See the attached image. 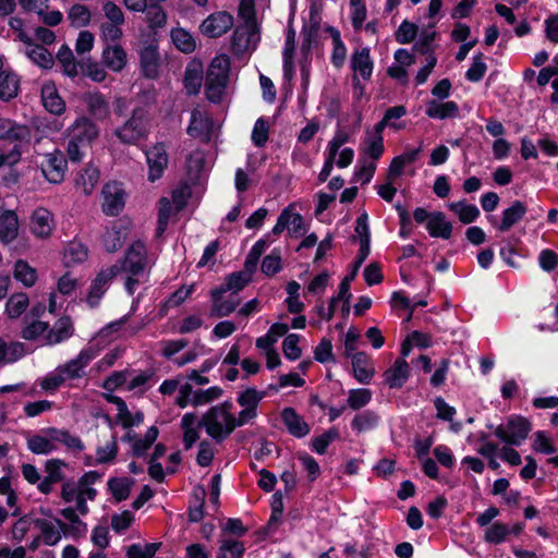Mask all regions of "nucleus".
Instances as JSON below:
<instances>
[{
    "label": "nucleus",
    "instance_id": "10",
    "mask_svg": "<svg viewBox=\"0 0 558 558\" xmlns=\"http://www.w3.org/2000/svg\"><path fill=\"white\" fill-rule=\"evenodd\" d=\"M56 427L44 428L26 438L27 449L34 454H50L58 450Z\"/></svg>",
    "mask_w": 558,
    "mask_h": 558
},
{
    "label": "nucleus",
    "instance_id": "49",
    "mask_svg": "<svg viewBox=\"0 0 558 558\" xmlns=\"http://www.w3.org/2000/svg\"><path fill=\"white\" fill-rule=\"evenodd\" d=\"M27 57L41 68L49 69L53 64L52 54L41 45L31 43L25 50Z\"/></svg>",
    "mask_w": 558,
    "mask_h": 558
},
{
    "label": "nucleus",
    "instance_id": "40",
    "mask_svg": "<svg viewBox=\"0 0 558 558\" xmlns=\"http://www.w3.org/2000/svg\"><path fill=\"white\" fill-rule=\"evenodd\" d=\"M379 423V415L371 410L359 412L351 422V427L357 434L374 429Z\"/></svg>",
    "mask_w": 558,
    "mask_h": 558
},
{
    "label": "nucleus",
    "instance_id": "36",
    "mask_svg": "<svg viewBox=\"0 0 558 558\" xmlns=\"http://www.w3.org/2000/svg\"><path fill=\"white\" fill-rule=\"evenodd\" d=\"M19 219L14 211L5 210L0 216V240L10 243L17 236Z\"/></svg>",
    "mask_w": 558,
    "mask_h": 558
},
{
    "label": "nucleus",
    "instance_id": "48",
    "mask_svg": "<svg viewBox=\"0 0 558 558\" xmlns=\"http://www.w3.org/2000/svg\"><path fill=\"white\" fill-rule=\"evenodd\" d=\"M20 81L19 77L8 71L0 72V98L10 100L16 97L19 92Z\"/></svg>",
    "mask_w": 558,
    "mask_h": 558
},
{
    "label": "nucleus",
    "instance_id": "34",
    "mask_svg": "<svg viewBox=\"0 0 558 558\" xmlns=\"http://www.w3.org/2000/svg\"><path fill=\"white\" fill-rule=\"evenodd\" d=\"M426 228L434 238L449 239L452 231V225L446 220V216L441 211L430 214Z\"/></svg>",
    "mask_w": 558,
    "mask_h": 558
},
{
    "label": "nucleus",
    "instance_id": "51",
    "mask_svg": "<svg viewBox=\"0 0 558 558\" xmlns=\"http://www.w3.org/2000/svg\"><path fill=\"white\" fill-rule=\"evenodd\" d=\"M171 38L174 46L184 53H192L196 48L194 37L184 28L178 27L172 29Z\"/></svg>",
    "mask_w": 558,
    "mask_h": 558
},
{
    "label": "nucleus",
    "instance_id": "28",
    "mask_svg": "<svg viewBox=\"0 0 558 558\" xmlns=\"http://www.w3.org/2000/svg\"><path fill=\"white\" fill-rule=\"evenodd\" d=\"M60 514L63 519L70 522V526L66 525L68 535L73 538H80L87 532V524L80 518L82 515L77 509V505L70 506L60 510Z\"/></svg>",
    "mask_w": 558,
    "mask_h": 558
},
{
    "label": "nucleus",
    "instance_id": "59",
    "mask_svg": "<svg viewBox=\"0 0 558 558\" xmlns=\"http://www.w3.org/2000/svg\"><path fill=\"white\" fill-rule=\"evenodd\" d=\"M449 207L459 216L460 221L463 223L473 222L480 215V210L475 205L463 202L452 203Z\"/></svg>",
    "mask_w": 558,
    "mask_h": 558
},
{
    "label": "nucleus",
    "instance_id": "17",
    "mask_svg": "<svg viewBox=\"0 0 558 558\" xmlns=\"http://www.w3.org/2000/svg\"><path fill=\"white\" fill-rule=\"evenodd\" d=\"M100 478V475L96 471H88L84 473L75 485L81 495V502L78 505V510L82 515H86L89 512V508L87 506V500H94L97 490L93 487V485Z\"/></svg>",
    "mask_w": 558,
    "mask_h": 558
},
{
    "label": "nucleus",
    "instance_id": "14",
    "mask_svg": "<svg viewBox=\"0 0 558 558\" xmlns=\"http://www.w3.org/2000/svg\"><path fill=\"white\" fill-rule=\"evenodd\" d=\"M66 159L60 150L48 154L40 163L41 173L53 184L61 183L64 179Z\"/></svg>",
    "mask_w": 558,
    "mask_h": 558
},
{
    "label": "nucleus",
    "instance_id": "63",
    "mask_svg": "<svg viewBox=\"0 0 558 558\" xmlns=\"http://www.w3.org/2000/svg\"><path fill=\"white\" fill-rule=\"evenodd\" d=\"M57 60L59 63H61L63 68V72L69 76H76L77 75V64L74 60V56L68 47H62L58 54Z\"/></svg>",
    "mask_w": 558,
    "mask_h": 558
},
{
    "label": "nucleus",
    "instance_id": "43",
    "mask_svg": "<svg viewBox=\"0 0 558 558\" xmlns=\"http://www.w3.org/2000/svg\"><path fill=\"white\" fill-rule=\"evenodd\" d=\"M41 98L45 108L53 114H61L65 109V104L58 95L54 86L45 85L41 88Z\"/></svg>",
    "mask_w": 558,
    "mask_h": 558
},
{
    "label": "nucleus",
    "instance_id": "16",
    "mask_svg": "<svg viewBox=\"0 0 558 558\" xmlns=\"http://www.w3.org/2000/svg\"><path fill=\"white\" fill-rule=\"evenodd\" d=\"M145 154L149 167L148 180L154 182L161 178L165 169L168 167V154L162 143H157L146 150Z\"/></svg>",
    "mask_w": 558,
    "mask_h": 558
},
{
    "label": "nucleus",
    "instance_id": "50",
    "mask_svg": "<svg viewBox=\"0 0 558 558\" xmlns=\"http://www.w3.org/2000/svg\"><path fill=\"white\" fill-rule=\"evenodd\" d=\"M458 106L453 101L438 104L437 101L432 100L428 102L426 114L429 118L446 119L456 117L458 114Z\"/></svg>",
    "mask_w": 558,
    "mask_h": 558
},
{
    "label": "nucleus",
    "instance_id": "12",
    "mask_svg": "<svg viewBox=\"0 0 558 558\" xmlns=\"http://www.w3.org/2000/svg\"><path fill=\"white\" fill-rule=\"evenodd\" d=\"M35 525L40 532L43 543L50 547L58 545L62 537L68 534L66 523L57 518L53 520L37 519Z\"/></svg>",
    "mask_w": 558,
    "mask_h": 558
},
{
    "label": "nucleus",
    "instance_id": "64",
    "mask_svg": "<svg viewBox=\"0 0 558 558\" xmlns=\"http://www.w3.org/2000/svg\"><path fill=\"white\" fill-rule=\"evenodd\" d=\"M28 306V298L24 293L12 295L7 303V313L9 317H19Z\"/></svg>",
    "mask_w": 558,
    "mask_h": 558
},
{
    "label": "nucleus",
    "instance_id": "30",
    "mask_svg": "<svg viewBox=\"0 0 558 558\" xmlns=\"http://www.w3.org/2000/svg\"><path fill=\"white\" fill-rule=\"evenodd\" d=\"M284 229L292 231L293 233H300L303 229V218L300 214L292 213L290 208L282 210L278 217L277 223L272 228V233L278 235Z\"/></svg>",
    "mask_w": 558,
    "mask_h": 558
},
{
    "label": "nucleus",
    "instance_id": "31",
    "mask_svg": "<svg viewBox=\"0 0 558 558\" xmlns=\"http://www.w3.org/2000/svg\"><path fill=\"white\" fill-rule=\"evenodd\" d=\"M141 68L148 78H155L158 74L159 58L157 46L149 44L140 52Z\"/></svg>",
    "mask_w": 558,
    "mask_h": 558
},
{
    "label": "nucleus",
    "instance_id": "5",
    "mask_svg": "<svg viewBox=\"0 0 558 558\" xmlns=\"http://www.w3.org/2000/svg\"><path fill=\"white\" fill-rule=\"evenodd\" d=\"M532 429L531 423L522 416H512L506 424L498 425L494 434L510 446H520Z\"/></svg>",
    "mask_w": 558,
    "mask_h": 558
},
{
    "label": "nucleus",
    "instance_id": "23",
    "mask_svg": "<svg viewBox=\"0 0 558 558\" xmlns=\"http://www.w3.org/2000/svg\"><path fill=\"white\" fill-rule=\"evenodd\" d=\"M410 376V365L403 357L397 359L384 373L385 383L390 388H401Z\"/></svg>",
    "mask_w": 558,
    "mask_h": 558
},
{
    "label": "nucleus",
    "instance_id": "39",
    "mask_svg": "<svg viewBox=\"0 0 558 558\" xmlns=\"http://www.w3.org/2000/svg\"><path fill=\"white\" fill-rule=\"evenodd\" d=\"M203 83V66L199 62L191 63L184 74V86L190 95H195L199 92Z\"/></svg>",
    "mask_w": 558,
    "mask_h": 558
},
{
    "label": "nucleus",
    "instance_id": "13",
    "mask_svg": "<svg viewBox=\"0 0 558 558\" xmlns=\"http://www.w3.org/2000/svg\"><path fill=\"white\" fill-rule=\"evenodd\" d=\"M265 397V392L248 388L241 392L236 399L242 410L238 413L240 421L251 424L257 416V407Z\"/></svg>",
    "mask_w": 558,
    "mask_h": 558
},
{
    "label": "nucleus",
    "instance_id": "52",
    "mask_svg": "<svg viewBox=\"0 0 558 558\" xmlns=\"http://www.w3.org/2000/svg\"><path fill=\"white\" fill-rule=\"evenodd\" d=\"M390 303L393 308H404L410 311L405 319L407 322H409L412 318V313L415 306L427 305V302L423 299L417 301H415V299L411 300L408 295H405L403 291L393 292L391 295Z\"/></svg>",
    "mask_w": 558,
    "mask_h": 558
},
{
    "label": "nucleus",
    "instance_id": "62",
    "mask_svg": "<svg viewBox=\"0 0 558 558\" xmlns=\"http://www.w3.org/2000/svg\"><path fill=\"white\" fill-rule=\"evenodd\" d=\"M159 548L158 543L133 544L126 549L128 558H151Z\"/></svg>",
    "mask_w": 558,
    "mask_h": 558
},
{
    "label": "nucleus",
    "instance_id": "3",
    "mask_svg": "<svg viewBox=\"0 0 558 558\" xmlns=\"http://www.w3.org/2000/svg\"><path fill=\"white\" fill-rule=\"evenodd\" d=\"M119 141L126 145H136L145 141L149 134L148 111L143 107L132 110L131 117L113 132Z\"/></svg>",
    "mask_w": 558,
    "mask_h": 558
},
{
    "label": "nucleus",
    "instance_id": "7",
    "mask_svg": "<svg viewBox=\"0 0 558 558\" xmlns=\"http://www.w3.org/2000/svg\"><path fill=\"white\" fill-rule=\"evenodd\" d=\"M99 350L89 345L83 349L78 355L66 363L59 365L65 383L74 379L83 378L86 374L87 365L98 355Z\"/></svg>",
    "mask_w": 558,
    "mask_h": 558
},
{
    "label": "nucleus",
    "instance_id": "42",
    "mask_svg": "<svg viewBox=\"0 0 558 558\" xmlns=\"http://www.w3.org/2000/svg\"><path fill=\"white\" fill-rule=\"evenodd\" d=\"M510 535V526L502 522L496 521L485 529L483 538L488 544L498 545L506 542Z\"/></svg>",
    "mask_w": 558,
    "mask_h": 558
},
{
    "label": "nucleus",
    "instance_id": "11",
    "mask_svg": "<svg viewBox=\"0 0 558 558\" xmlns=\"http://www.w3.org/2000/svg\"><path fill=\"white\" fill-rule=\"evenodd\" d=\"M102 211L107 216H118L124 208V196L125 192L121 184L117 182L107 183L102 187Z\"/></svg>",
    "mask_w": 558,
    "mask_h": 558
},
{
    "label": "nucleus",
    "instance_id": "24",
    "mask_svg": "<svg viewBox=\"0 0 558 558\" xmlns=\"http://www.w3.org/2000/svg\"><path fill=\"white\" fill-rule=\"evenodd\" d=\"M267 246L266 240H258L251 248L244 263V270L230 274L227 279H243V276H252L256 269L260 256Z\"/></svg>",
    "mask_w": 558,
    "mask_h": 558
},
{
    "label": "nucleus",
    "instance_id": "1",
    "mask_svg": "<svg viewBox=\"0 0 558 558\" xmlns=\"http://www.w3.org/2000/svg\"><path fill=\"white\" fill-rule=\"evenodd\" d=\"M231 402H222L209 408L202 416L206 434L216 442L226 440L238 427L246 425L232 411Z\"/></svg>",
    "mask_w": 558,
    "mask_h": 558
},
{
    "label": "nucleus",
    "instance_id": "38",
    "mask_svg": "<svg viewBox=\"0 0 558 558\" xmlns=\"http://www.w3.org/2000/svg\"><path fill=\"white\" fill-rule=\"evenodd\" d=\"M99 179L100 172L98 168L93 165H87L80 173L75 183L77 187L82 189L85 195H89L98 184Z\"/></svg>",
    "mask_w": 558,
    "mask_h": 558
},
{
    "label": "nucleus",
    "instance_id": "53",
    "mask_svg": "<svg viewBox=\"0 0 558 558\" xmlns=\"http://www.w3.org/2000/svg\"><path fill=\"white\" fill-rule=\"evenodd\" d=\"M118 454L117 437L112 435L109 440L96 449V463L107 464L116 460Z\"/></svg>",
    "mask_w": 558,
    "mask_h": 558
},
{
    "label": "nucleus",
    "instance_id": "60",
    "mask_svg": "<svg viewBox=\"0 0 558 558\" xmlns=\"http://www.w3.org/2000/svg\"><path fill=\"white\" fill-rule=\"evenodd\" d=\"M144 12H146V20L150 28H159L166 25L167 14L159 2L147 5Z\"/></svg>",
    "mask_w": 558,
    "mask_h": 558
},
{
    "label": "nucleus",
    "instance_id": "47",
    "mask_svg": "<svg viewBox=\"0 0 558 558\" xmlns=\"http://www.w3.org/2000/svg\"><path fill=\"white\" fill-rule=\"evenodd\" d=\"M25 354L24 344L20 342L7 343L0 339V366L14 363Z\"/></svg>",
    "mask_w": 558,
    "mask_h": 558
},
{
    "label": "nucleus",
    "instance_id": "37",
    "mask_svg": "<svg viewBox=\"0 0 558 558\" xmlns=\"http://www.w3.org/2000/svg\"><path fill=\"white\" fill-rule=\"evenodd\" d=\"M87 255L88 250L85 244L72 241L65 245L62 260L65 267H70L85 262Z\"/></svg>",
    "mask_w": 558,
    "mask_h": 558
},
{
    "label": "nucleus",
    "instance_id": "22",
    "mask_svg": "<svg viewBox=\"0 0 558 558\" xmlns=\"http://www.w3.org/2000/svg\"><path fill=\"white\" fill-rule=\"evenodd\" d=\"M213 125V121L204 112L195 108L191 113L187 133L190 136L199 137L202 141L208 142Z\"/></svg>",
    "mask_w": 558,
    "mask_h": 558
},
{
    "label": "nucleus",
    "instance_id": "8",
    "mask_svg": "<svg viewBox=\"0 0 558 558\" xmlns=\"http://www.w3.org/2000/svg\"><path fill=\"white\" fill-rule=\"evenodd\" d=\"M124 270L130 276H141L148 266L147 250L143 242H134L126 251Z\"/></svg>",
    "mask_w": 558,
    "mask_h": 558
},
{
    "label": "nucleus",
    "instance_id": "33",
    "mask_svg": "<svg viewBox=\"0 0 558 558\" xmlns=\"http://www.w3.org/2000/svg\"><path fill=\"white\" fill-rule=\"evenodd\" d=\"M527 208L521 201H515L513 204L504 210L501 222L498 226V230L501 232L509 231L514 225H517L526 214Z\"/></svg>",
    "mask_w": 558,
    "mask_h": 558
},
{
    "label": "nucleus",
    "instance_id": "55",
    "mask_svg": "<svg viewBox=\"0 0 558 558\" xmlns=\"http://www.w3.org/2000/svg\"><path fill=\"white\" fill-rule=\"evenodd\" d=\"M126 239V233L122 229L116 227L107 230L104 234V245L107 252L113 253L119 251Z\"/></svg>",
    "mask_w": 558,
    "mask_h": 558
},
{
    "label": "nucleus",
    "instance_id": "19",
    "mask_svg": "<svg viewBox=\"0 0 558 558\" xmlns=\"http://www.w3.org/2000/svg\"><path fill=\"white\" fill-rule=\"evenodd\" d=\"M201 427H203L202 418L198 420L195 413H185L180 422L182 430V442L185 450H190L201 436Z\"/></svg>",
    "mask_w": 558,
    "mask_h": 558
},
{
    "label": "nucleus",
    "instance_id": "26",
    "mask_svg": "<svg viewBox=\"0 0 558 558\" xmlns=\"http://www.w3.org/2000/svg\"><path fill=\"white\" fill-rule=\"evenodd\" d=\"M74 332L73 323L70 317H61L59 318L54 325L49 328L45 336L46 344H57L60 343L70 337H72Z\"/></svg>",
    "mask_w": 558,
    "mask_h": 558
},
{
    "label": "nucleus",
    "instance_id": "32",
    "mask_svg": "<svg viewBox=\"0 0 558 558\" xmlns=\"http://www.w3.org/2000/svg\"><path fill=\"white\" fill-rule=\"evenodd\" d=\"M31 228L35 235L47 238L52 231V215L45 208H37L32 215Z\"/></svg>",
    "mask_w": 558,
    "mask_h": 558
},
{
    "label": "nucleus",
    "instance_id": "6",
    "mask_svg": "<svg viewBox=\"0 0 558 558\" xmlns=\"http://www.w3.org/2000/svg\"><path fill=\"white\" fill-rule=\"evenodd\" d=\"M259 40L256 23H247L238 26L231 40V49L234 56L243 57L250 50H254Z\"/></svg>",
    "mask_w": 558,
    "mask_h": 558
},
{
    "label": "nucleus",
    "instance_id": "61",
    "mask_svg": "<svg viewBox=\"0 0 558 558\" xmlns=\"http://www.w3.org/2000/svg\"><path fill=\"white\" fill-rule=\"evenodd\" d=\"M532 447L536 452L544 454H551L557 450L553 438L543 430H538L534 434Z\"/></svg>",
    "mask_w": 558,
    "mask_h": 558
},
{
    "label": "nucleus",
    "instance_id": "20",
    "mask_svg": "<svg viewBox=\"0 0 558 558\" xmlns=\"http://www.w3.org/2000/svg\"><path fill=\"white\" fill-rule=\"evenodd\" d=\"M159 430L155 426H150L144 437L138 436L132 430H129L124 436L123 440L131 444L132 453L135 457H143L147 450L156 441Z\"/></svg>",
    "mask_w": 558,
    "mask_h": 558
},
{
    "label": "nucleus",
    "instance_id": "57",
    "mask_svg": "<svg viewBox=\"0 0 558 558\" xmlns=\"http://www.w3.org/2000/svg\"><path fill=\"white\" fill-rule=\"evenodd\" d=\"M223 393V390L218 386L209 387L205 390H196L193 393L192 405L199 407L208 404L217 399H219Z\"/></svg>",
    "mask_w": 558,
    "mask_h": 558
},
{
    "label": "nucleus",
    "instance_id": "18",
    "mask_svg": "<svg viewBox=\"0 0 558 558\" xmlns=\"http://www.w3.org/2000/svg\"><path fill=\"white\" fill-rule=\"evenodd\" d=\"M66 463L60 459H49L45 463L46 476L38 483V490L48 495L52 492L53 485L63 480V468Z\"/></svg>",
    "mask_w": 558,
    "mask_h": 558
},
{
    "label": "nucleus",
    "instance_id": "44",
    "mask_svg": "<svg viewBox=\"0 0 558 558\" xmlns=\"http://www.w3.org/2000/svg\"><path fill=\"white\" fill-rule=\"evenodd\" d=\"M351 66L353 71L360 72L364 80H369L373 71L369 49L363 48L361 51L354 52L351 59Z\"/></svg>",
    "mask_w": 558,
    "mask_h": 558
},
{
    "label": "nucleus",
    "instance_id": "9",
    "mask_svg": "<svg viewBox=\"0 0 558 558\" xmlns=\"http://www.w3.org/2000/svg\"><path fill=\"white\" fill-rule=\"evenodd\" d=\"M233 26V16L227 11L210 14L201 24V32L209 38H218L229 32Z\"/></svg>",
    "mask_w": 558,
    "mask_h": 558
},
{
    "label": "nucleus",
    "instance_id": "29",
    "mask_svg": "<svg viewBox=\"0 0 558 558\" xmlns=\"http://www.w3.org/2000/svg\"><path fill=\"white\" fill-rule=\"evenodd\" d=\"M83 100L88 112L98 120H105L109 117V105L105 96L99 92H88L83 95Z\"/></svg>",
    "mask_w": 558,
    "mask_h": 558
},
{
    "label": "nucleus",
    "instance_id": "56",
    "mask_svg": "<svg viewBox=\"0 0 558 558\" xmlns=\"http://www.w3.org/2000/svg\"><path fill=\"white\" fill-rule=\"evenodd\" d=\"M373 393L369 389H351L348 392L347 404L350 409L357 411L366 407L372 400Z\"/></svg>",
    "mask_w": 558,
    "mask_h": 558
},
{
    "label": "nucleus",
    "instance_id": "45",
    "mask_svg": "<svg viewBox=\"0 0 558 558\" xmlns=\"http://www.w3.org/2000/svg\"><path fill=\"white\" fill-rule=\"evenodd\" d=\"M245 551L244 544L238 539L222 536L220 539L218 558H242Z\"/></svg>",
    "mask_w": 558,
    "mask_h": 558
},
{
    "label": "nucleus",
    "instance_id": "58",
    "mask_svg": "<svg viewBox=\"0 0 558 558\" xmlns=\"http://www.w3.org/2000/svg\"><path fill=\"white\" fill-rule=\"evenodd\" d=\"M0 494L7 496V505L12 509L11 515L20 517L22 514L21 508L17 506V495L11 487L9 477L3 476L0 478Z\"/></svg>",
    "mask_w": 558,
    "mask_h": 558
},
{
    "label": "nucleus",
    "instance_id": "35",
    "mask_svg": "<svg viewBox=\"0 0 558 558\" xmlns=\"http://www.w3.org/2000/svg\"><path fill=\"white\" fill-rule=\"evenodd\" d=\"M102 59L109 69L119 72L126 64V52L119 44L108 45L102 52Z\"/></svg>",
    "mask_w": 558,
    "mask_h": 558
},
{
    "label": "nucleus",
    "instance_id": "41",
    "mask_svg": "<svg viewBox=\"0 0 558 558\" xmlns=\"http://www.w3.org/2000/svg\"><path fill=\"white\" fill-rule=\"evenodd\" d=\"M28 134L29 131L26 126L0 118V140H9L12 142L23 141Z\"/></svg>",
    "mask_w": 558,
    "mask_h": 558
},
{
    "label": "nucleus",
    "instance_id": "27",
    "mask_svg": "<svg viewBox=\"0 0 558 558\" xmlns=\"http://www.w3.org/2000/svg\"><path fill=\"white\" fill-rule=\"evenodd\" d=\"M349 357L352 362L355 379L362 384L369 383L375 374V369L371 364L369 357L364 352H355Z\"/></svg>",
    "mask_w": 558,
    "mask_h": 558
},
{
    "label": "nucleus",
    "instance_id": "46",
    "mask_svg": "<svg viewBox=\"0 0 558 558\" xmlns=\"http://www.w3.org/2000/svg\"><path fill=\"white\" fill-rule=\"evenodd\" d=\"M54 434L58 448L60 445H62L66 450L76 453L82 452L85 449V445L82 439L77 435L72 434L70 430L64 428H56Z\"/></svg>",
    "mask_w": 558,
    "mask_h": 558
},
{
    "label": "nucleus",
    "instance_id": "4",
    "mask_svg": "<svg viewBox=\"0 0 558 558\" xmlns=\"http://www.w3.org/2000/svg\"><path fill=\"white\" fill-rule=\"evenodd\" d=\"M244 288L243 281H228L211 291V314L217 317L232 313L240 303L238 292Z\"/></svg>",
    "mask_w": 558,
    "mask_h": 558
},
{
    "label": "nucleus",
    "instance_id": "54",
    "mask_svg": "<svg viewBox=\"0 0 558 558\" xmlns=\"http://www.w3.org/2000/svg\"><path fill=\"white\" fill-rule=\"evenodd\" d=\"M133 480L128 477H112L108 481V488L117 501L129 497Z\"/></svg>",
    "mask_w": 558,
    "mask_h": 558
},
{
    "label": "nucleus",
    "instance_id": "2",
    "mask_svg": "<svg viewBox=\"0 0 558 558\" xmlns=\"http://www.w3.org/2000/svg\"><path fill=\"white\" fill-rule=\"evenodd\" d=\"M230 59L222 53L215 57L208 65L205 77V94L209 101L219 102L229 80Z\"/></svg>",
    "mask_w": 558,
    "mask_h": 558
},
{
    "label": "nucleus",
    "instance_id": "21",
    "mask_svg": "<svg viewBox=\"0 0 558 558\" xmlns=\"http://www.w3.org/2000/svg\"><path fill=\"white\" fill-rule=\"evenodd\" d=\"M106 400L117 407V420L123 428L140 425L144 421V414L141 411L131 413L124 400L114 395H107Z\"/></svg>",
    "mask_w": 558,
    "mask_h": 558
},
{
    "label": "nucleus",
    "instance_id": "25",
    "mask_svg": "<svg viewBox=\"0 0 558 558\" xmlns=\"http://www.w3.org/2000/svg\"><path fill=\"white\" fill-rule=\"evenodd\" d=\"M280 416L288 432L294 437L301 438L310 433L308 424L295 412L293 408H284Z\"/></svg>",
    "mask_w": 558,
    "mask_h": 558
},
{
    "label": "nucleus",
    "instance_id": "15",
    "mask_svg": "<svg viewBox=\"0 0 558 558\" xmlns=\"http://www.w3.org/2000/svg\"><path fill=\"white\" fill-rule=\"evenodd\" d=\"M98 126L88 118L81 117L73 124L70 132V140L82 146L90 148V144L98 137Z\"/></svg>",
    "mask_w": 558,
    "mask_h": 558
}]
</instances>
